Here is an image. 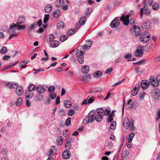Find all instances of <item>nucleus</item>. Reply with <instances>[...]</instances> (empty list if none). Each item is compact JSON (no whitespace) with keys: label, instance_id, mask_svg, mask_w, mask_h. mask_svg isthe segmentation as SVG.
<instances>
[{"label":"nucleus","instance_id":"f257e3e1","mask_svg":"<svg viewBox=\"0 0 160 160\" xmlns=\"http://www.w3.org/2000/svg\"><path fill=\"white\" fill-rule=\"evenodd\" d=\"M123 124L125 129L129 128L132 131L136 129V128L134 126V121L132 119L129 120L127 117L124 118L123 119Z\"/></svg>","mask_w":160,"mask_h":160},{"label":"nucleus","instance_id":"f03ea898","mask_svg":"<svg viewBox=\"0 0 160 160\" xmlns=\"http://www.w3.org/2000/svg\"><path fill=\"white\" fill-rule=\"evenodd\" d=\"M129 15H127L126 16L124 15H122L120 18L121 20L123 22V23L124 25H128L129 23L132 25L135 23V20L134 19L131 18L129 20Z\"/></svg>","mask_w":160,"mask_h":160},{"label":"nucleus","instance_id":"7ed1b4c3","mask_svg":"<svg viewBox=\"0 0 160 160\" xmlns=\"http://www.w3.org/2000/svg\"><path fill=\"white\" fill-rule=\"evenodd\" d=\"M151 10L149 9L148 7L145 5L142 8L140 9V18H142L143 16V13L147 16H149L151 14Z\"/></svg>","mask_w":160,"mask_h":160},{"label":"nucleus","instance_id":"20e7f679","mask_svg":"<svg viewBox=\"0 0 160 160\" xmlns=\"http://www.w3.org/2000/svg\"><path fill=\"white\" fill-rule=\"evenodd\" d=\"M150 39V34L148 32L142 33L140 35V39L143 43L147 42Z\"/></svg>","mask_w":160,"mask_h":160},{"label":"nucleus","instance_id":"39448f33","mask_svg":"<svg viewBox=\"0 0 160 160\" xmlns=\"http://www.w3.org/2000/svg\"><path fill=\"white\" fill-rule=\"evenodd\" d=\"M83 52L82 51L78 50L76 55L78 57V60L80 64L83 63L84 61V58L83 55Z\"/></svg>","mask_w":160,"mask_h":160},{"label":"nucleus","instance_id":"423d86ee","mask_svg":"<svg viewBox=\"0 0 160 160\" xmlns=\"http://www.w3.org/2000/svg\"><path fill=\"white\" fill-rule=\"evenodd\" d=\"M141 31L140 28L138 26H134L131 29V32L133 35L136 37L139 35Z\"/></svg>","mask_w":160,"mask_h":160},{"label":"nucleus","instance_id":"0eeeda50","mask_svg":"<svg viewBox=\"0 0 160 160\" xmlns=\"http://www.w3.org/2000/svg\"><path fill=\"white\" fill-rule=\"evenodd\" d=\"M120 21L117 18H114L110 24V26L111 28H115L118 27L120 23Z\"/></svg>","mask_w":160,"mask_h":160},{"label":"nucleus","instance_id":"6e6552de","mask_svg":"<svg viewBox=\"0 0 160 160\" xmlns=\"http://www.w3.org/2000/svg\"><path fill=\"white\" fill-rule=\"evenodd\" d=\"M140 85L143 90H145L149 87L150 83L148 80H144L141 81Z\"/></svg>","mask_w":160,"mask_h":160},{"label":"nucleus","instance_id":"1a4fd4ad","mask_svg":"<svg viewBox=\"0 0 160 160\" xmlns=\"http://www.w3.org/2000/svg\"><path fill=\"white\" fill-rule=\"evenodd\" d=\"M18 83H14V85L15 86L14 88L16 89V92L18 96H21L23 94V90L22 87H19L18 86Z\"/></svg>","mask_w":160,"mask_h":160},{"label":"nucleus","instance_id":"9d476101","mask_svg":"<svg viewBox=\"0 0 160 160\" xmlns=\"http://www.w3.org/2000/svg\"><path fill=\"white\" fill-rule=\"evenodd\" d=\"M143 48L142 47L139 46L138 48L135 52V54L136 56L140 57L142 56L143 54Z\"/></svg>","mask_w":160,"mask_h":160},{"label":"nucleus","instance_id":"9b49d317","mask_svg":"<svg viewBox=\"0 0 160 160\" xmlns=\"http://www.w3.org/2000/svg\"><path fill=\"white\" fill-rule=\"evenodd\" d=\"M150 82L152 85V86L154 87H158L159 85V82L156 80V77L152 78L151 77L150 79Z\"/></svg>","mask_w":160,"mask_h":160},{"label":"nucleus","instance_id":"f8f14e48","mask_svg":"<svg viewBox=\"0 0 160 160\" xmlns=\"http://www.w3.org/2000/svg\"><path fill=\"white\" fill-rule=\"evenodd\" d=\"M17 25L14 23H12L10 25L9 28L8 30V32L9 33H12L13 32H16V28H17Z\"/></svg>","mask_w":160,"mask_h":160},{"label":"nucleus","instance_id":"ddd939ff","mask_svg":"<svg viewBox=\"0 0 160 160\" xmlns=\"http://www.w3.org/2000/svg\"><path fill=\"white\" fill-rule=\"evenodd\" d=\"M140 88V85L139 84H136L135 85V87L132 90V95L133 96L137 95L138 94V92Z\"/></svg>","mask_w":160,"mask_h":160},{"label":"nucleus","instance_id":"4468645a","mask_svg":"<svg viewBox=\"0 0 160 160\" xmlns=\"http://www.w3.org/2000/svg\"><path fill=\"white\" fill-rule=\"evenodd\" d=\"M150 22L148 21H147L145 22H144L142 24L141 27L144 30L145 29L148 30L150 28Z\"/></svg>","mask_w":160,"mask_h":160},{"label":"nucleus","instance_id":"2eb2a0df","mask_svg":"<svg viewBox=\"0 0 160 160\" xmlns=\"http://www.w3.org/2000/svg\"><path fill=\"white\" fill-rule=\"evenodd\" d=\"M26 20L25 17L24 15L20 16L17 19V24H21L23 23Z\"/></svg>","mask_w":160,"mask_h":160},{"label":"nucleus","instance_id":"dca6fc26","mask_svg":"<svg viewBox=\"0 0 160 160\" xmlns=\"http://www.w3.org/2000/svg\"><path fill=\"white\" fill-rule=\"evenodd\" d=\"M62 157L64 159H68L70 158V152L69 150L67 149L64 151L62 153Z\"/></svg>","mask_w":160,"mask_h":160},{"label":"nucleus","instance_id":"f3484780","mask_svg":"<svg viewBox=\"0 0 160 160\" xmlns=\"http://www.w3.org/2000/svg\"><path fill=\"white\" fill-rule=\"evenodd\" d=\"M94 98L92 96L90 98L88 97L86 99H85L84 101L82 102V104H88L91 103L93 102L94 101Z\"/></svg>","mask_w":160,"mask_h":160},{"label":"nucleus","instance_id":"a211bd4d","mask_svg":"<svg viewBox=\"0 0 160 160\" xmlns=\"http://www.w3.org/2000/svg\"><path fill=\"white\" fill-rule=\"evenodd\" d=\"M94 121V118L88 117H86L83 119V122L84 124H87L88 123H91Z\"/></svg>","mask_w":160,"mask_h":160},{"label":"nucleus","instance_id":"6ab92c4d","mask_svg":"<svg viewBox=\"0 0 160 160\" xmlns=\"http://www.w3.org/2000/svg\"><path fill=\"white\" fill-rule=\"evenodd\" d=\"M52 8V5L50 4H48L44 7V10L46 12L48 13L51 11Z\"/></svg>","mask_w":160,"mask_h":160},{"label":"nucleus","instance_id":"aec40b11","mask_svg":"<svg viewBox=\"0 0 160 160\" xmlns=\"http://www.w3.org/2000/svg\"><path fill=\"white\" fill-rule=\"evenodd\" d=\"M89 70V68L87 65L83 66L81 69V71L83 73H88Z\"/></svg>","mask_w":160,"mask_h":160},{"label":"nucleus","instance_id":"412c9836","mask_svg":"<svg viewBox=\"0 0 160 160\" xmlns=\"http://www.w3.org/2000/svg\"><path fill=\"white\" fill-rule=\"evenodd\" d=\"M57 152V148L55 146H52L51 147L50 152L48 154V155H54Z\"/></svg>","mask_w":160,"mask_h":160},{"label":"nucleus","instance_id":"4be33fe9","mask_svg":"<svg viewBox=\"0 0 160 160\" xmlns=\"http://www.w3.org/2000/svg\"><path fill=\"white\" fill-rule=\"evenodd\" d=\"M64 0H59L57 1L55 3V5L56 7H59L64 4Z\"/></svg>","mask_w":160,"mask_h":160},{"label":"nucleus","instance_id":"5701e85b","mask_svg":"<svg viewBox=\"0 0 160 160\" xmlns=\"http://www.w3.org/2000/svg\"><path fill=\"white\" fill-rule=\"evenodd\" d=\"M36 89L38 92L39 93H43L45 91V88L41 85L38 86Z\"/></svg>","mask_w":160,"mask_h":160},{"label":"nucleus","instance_id":"b1692460","mask_svg":"<svg viewBox=\"0 0 160 160\" xmlns=\"http://www.w3.org/2000/svg\"><path fill=\"white\" fill-rule=\"evenodd\" d=\"M50 44L52 48H55L58 46L59 42L58 41L53 40L51 42Z\"/></svg>","mask_w":160,"mask_h":160},{"label":"nucleus","instance_id":"393cba45","mask_svg":"<svg viewBox=\"0 0 160 160\" xmlns=\"http://www.w3.org/2000/svg\"><path fill=\"white\" fill-rule=\"evenodd\" d=\"M102 75V72L100 71H96L94 74V77L96 78H100Z\"/></svg>","mask_w":160,"mask_h":160},{"label":"nucleus","instance_id":"a878e982","mask_svg":"<svg viewBox=\"0 0 160 160\" xmlns=\"http://www.w3.org/2000/svg\"><path fill=\"white\" fill-rule=\"evenodd\" d=\"M64 104L65 107L69 108L72 106V102L69 101H65L64 102Z\"/></svg>","mask_w":160,"mask_h":160},{"label":"nucleus","instance_id":"bb28decb","mask_svg":"<svg viewBox=\"0 0 160 160\" xmlns=\"http://www.w3.org/2000/svg\"><path fill=\"white\" fill-rule=\"evenodd\" d=\"M60 14V10L57 9L53 12V16L54 18H57Z\"/></svg>","mask_w":160,"mask_h":160},{"label":"nucleus","instance_id":"cd10ccee","mask_svg":"<svg viewBox=\"0 0 160 160\" xmlns=\"http://www.w3.org/2000/svg\"><path fill=\"white\" fill-rule=\"evenodd\" d=\"M55 38L54 36L52 34H49L47 37V40L48 42H51Z\"/></svg>","mask_w":160,"mask_h":160},{"label":"nucleus","instance_id":"c85d7f7f","mask_svg":"<svg viewBox=\"0 0 160 160\" xmlns=\"http://www.w3.org/2000/svg\"><path fill=\"white\" fill-rule=\"evenodd\" d=\"M57 142L59 145L62 144L63 142V137L62 136L58 137L57 140Z\"/></svg>","mask_w":160,"mask_h":160},{"label":"nucleus","instance_id":"c756f323","mask_svg":"<svg viewBox=\"0 0 160 160\" xmlns=\"http://www.w3.org/2000/svg\"><path fill=\"white\" fill-rule=\"evenodd\" d=\"M23 103V101L22 98H19L17 100L16 104L17 106H21Z\"/></svg>","mask_w":160,"mask_h":160},{"label":"nucleus","instance_id":"7c9ffc66","mask_svg":"<svg viewBox=\"0 0 160 160\" xmlns=\"http://www.w3.org/2000/svg\"><path fill=\"white\" fill-rule=\"evenodd\" d=\"M94 118L97 121L100 122L102 120V116L101 115L97 114L95 115Z\"/></svg>","mask_w":160,"mask_h":160},{"label":"nucleus","instance_id":"2f4dec72","mask_svg":"<svg viewBox=\"0 0 160 160\" xmlns=\"http://www.w3.org/2000/svg\"><path fill=\"white\" fill-rule=\"evenodd\" d=\"M7 52L8 50L5 46L2 47L0 51V53L2 54H5Z\"/></svg>","mask_w":160,"mask_h":160},{"label":"nucleus","instance_id":"473e14b6","mask_svg":"<svg viewBox=\"0 0 160 160\" xmlns=\"http://www.w3.org/2000/svg\"><path fill=\"white\" fill-rule=\"evenodd\" d=\"M31 91H27L25 93V96L26 98H32L33 94L31 92Z\"/></svg>","mask_w":160,"mask_h":160},{"label":"nucleus","instance_id":"72a5a7b5","mask_svg":"<svg viewBox=\"0 0 160 160\" xmlns=\"http://www.w3.org/2000/svg\"><path fill=\"white\" fill-rule=\"evenodd\" d=\"M86 20V17L85 16H83L81 18L79 22L81 24L83 25L85 24Z\"/></svg>","mask_w":160,"mask_h":160},{"label":"nucleus","instance_id":"f704fd0d","mask_svg":"<svg viewBox=\"0 0 160 160\" xmlns=\"http://www.w3.org/2000/svg\"><path fill=\"white\" fill-rule=\"evenodd\" d=\"M159 8V4L158 3H155L152 6V8L153 10H157Z\"/></svg>","mask_w":160,"mask_h":160},{"label":"nucleus","instance_id":"c9c22d12","mask_svg":"<svg viewBox=\"0 0 160 160\" xmlns=\"http://www.w3.org/2000/svg\"><path fill=\"white\" fill-rule=\"evenodd\" d=\"M57 27L58 28H61L64 27V24L63 22L62 21H59L57 23Z\"/></svg>","mask_w":160,"mask_h":160},{"label":"nucleus","instance_id":"e433bc0d","mask_svg":"<svg viewBox=\"0 0 160 160\" xmlns=\"http://www.w3.org/2000/svg\"><path fill=\"white\" fill-rule=\"evenodd\" d=\"M28 89L29 91H32L35 90L36 89V87L35 85L33 84H30L28 87Z\"/></svg>","mask_w":160,"mask_h":160},{"label":"nucleus","instance_id":"4c0bfd02","mask_svg":"<svg viewBox=\"0 0 160 160\" xmlns=\"http://www.w3.org/2000/svg\"><path fill=\"white\" fill-rule=\"evenodd\" d=\"M134 136V134L132 133L129 134L128 138V142H131Z\"/></svg>","mask_w":160,"mask_h":160},{"label":"nucleus","instance_id":"58836bf2","mask_svg":"<svg viewBox=\"0 0 160 160\" xmlns=\"http://www.w3.org/2000/svg\"><path fill=\"white\" fill-rule=\"evenodd\" d=\"M92 12V8H87L85 11V14L86 15H90Z\"/></svg>","mask_w":160,"mask_h":160},{"label":"nucleus","instance_id":"ea45409f","mask_svg":"<svg viewBox=\"0 0 160 160\" xmlns=\"http://www.w3.org/2000/svg\"><path fill=\"white\" fill-rule=\"evenodd\" d=\"M154 93L156 97H159L160 96V91L159 89H155L154 90Z\"/></svg>","mask_w":160,"mask_h":160},{"label":"nucleus","instance_id":"a19ab883","mask_svg":"<svg viewBox=\"0 0 160 160\" xmlns=\"http://www.w3.org/2000/svg\"><path fill=\"white\" fill-rule=\"evenodd\" d=\"M76 31L75 29H71L68 30L67 32V34L69 35H71L74 34Z\"/></svg>","mask_w":160,"mask_h":160},{"label":"nucleus","instance_id":"79ce46f5","mask_svg":"<svg viewBox=\"0 0 160 160\" xmlns=\"http://www.w3.org/2000/svg\"><path fill=\"white\" fill-rule=\"evenodd\" d=\"M55 90V88L53 86H51L48 88V91L50 93H54Z\"/></svg>","mask_w":160,"mask_h":160},{"label":"nucleus","instance_id":"37998d69","mask_svg":"<svg viewBox=\"0 0 160 160\" xmlns=\"http://www.w3.org/2000/svg\"><path fill=\"white\" fill-rule=\"evenodd\" d=\"M116 123L115 121L112 122L110 125L111 129L112 130H114L116 127Z\"/></svg>","mask_w":160,"mask_h":160},{"label":"nucleus","instance_id":"c03bdc74","mask_svg":"<svg viewBox=\"0 0 160 160\" xmlns=\"http://www.w3.org/2000/svg\"><path fill=\"white\" fill-rule=\"evenodd\" d=\"M71 143L70 142V141H67L65 145V147L66 149H69L71 148Z\"/></svg>","mask_w":160,"mask_h":160},{"label":"nucleus","instance_id":"a18cd8bd","mask_svg":"<svg viewBox=\"0 0 160 160\" xmlns=\"http://www.w3.org/2000/svg\"><path fill=\"white\" fill-rule=\"evenodd\" d=\"M75 113V111L73 109H69L68 112V114L69 116H72Z\"/></svg>","mask_w":160,"mask_h":160},{"label":"nucleus","instance_id":"49530a36","mask_svg":"<svg viewBox=\"0 0 160 160\" xmlns=\"http://www.w3.org/2000/svg\"><path fill=\"white\" fill-rule=\"evenodd\" d=\"M127 105L129 106L128 108L129 109H131L133 107V105L131 99H129L128 101Z\"/></svg>","mask_w":160,"mask_h":160},{"label":"nucleus","instance_id":"de8ad7c7","mask_svg":"<svg viewBox=\"0 0 160 160\" xmlns=\"http://www.w3.org/2000/svg\"><path fill=\"white\" fill-rule=\"evenodd\" d=\"M6 86L8 87V88L12 89L14 88V87L15 86L14 85V84H13V83L12 82H8L6 84Z\"/></svg>","mask_w":160,"mask_h":160},{"label":"nucleus","instance_id":"09e8293b","mask_svg":"<svg viewBox=\"0 0 160 160\" xmlns=\"http://www.w3.org/2000/svg\"><path fill=\"white\" fill-rule=\"evenodd\" d=\"M49 17V15L45 14L44 16V18L43 20V22L44 23H46L48 21Z\"/></svg>","mask_w":160,"mask_h":160},{"label":"nucleus","instance_id":"8fccbe9b","mask_svg":"<svg viewBox=\"0 0 160 160\" xmlns=\"http://www.w3.org/2000/svg\"><path fill=\"white\" fill-rule=\"evenodd\" d=\"M68 38V36L67 35H64L62 36L60 38V41L62 42L67 40Z\"/></svg>","mask_w":160,"mask_h":160},{"label":"nucleus","instance_id":"3c124183","mask_svg":"<svg viewBox=\"0 0 160 160\" xmlns=\"http://www.w3.org/2000/svg\"><path fill=\"white\" fill-rule=\"evenodd\" d=\"M17 26V29L20 30L21 29H24L26 28V26L25 25H21L20 24H18Z\"/></svg>","mask_w":160,"mask_h":160},{"label":"nucleus","instance_id":"603ef678","mask_svg":"<svg viewBox=\"0 0 160 160\" xmlns=\"http://www.w3.org/2000/svg\"><path fill=\"white\" fill-rule=\"evenodd\" d=\"M124 58L126 59H130L132 58V55L130 53H128V54H125L124 56Z\"/></svg>","mask_w":160,"mask_h":160},{"label":"nucleus","instance_id":"864d4df0","mask_svg":"<svg viewBox=\"0 0 160 160\" xmlns=\"http://www.w3.org/2000/svg\"><path fill=\"white\" fill-rule=\"evenodd\" d=\"M110 111L108 109H106L104 110L103 112V114L106 116H108L110 115Z\"/></svg>","mask_w":160,"mask_h":160},{"label":"nucleus","instance_id":"5fc2aeb1","mask_svg":"<svg viewBox=\"0 0 160 160\" xmlns=\"http://www.w3.org/2000/svg\"><path fill=\"white\" fill-rule=\"evenodd\" d=\"M70 122L71 118L70 117H68L66 120L65 125L67 126H68L70 124Z\"/></svg>","mask_w":160,"mask_h":160},{"label":"nucleus","instance_id":"6e6d98bb","mask_svg":"<svg viewBox=\"0 0 160 160\" xmlns=\"http://www.w3.org/2000/svg\"><path fill=\"white\" fill-rule=\"evenodd\" d=\"M95 112L93 111H91L88 114V117L90 118H94V115L95 114Z\"/></svg>","mask_w":160,"mask_h":160},{"label":"nucleus","instance_id":"4d7b16f0","mask_svg":"<svg viewBox=\"0 0 160 160\" xmlns=\"http://www.w3.org/2000/svg\"><path fill=\"white\" fill-rule=\"evenodd\" d=\"M104 109L102 108H98L97 110V112L99 114H101L103 112Z\"/></svg>","mask_w":160,"mask_h":160},{"label":"nucleus","instance_id":"13d9d810","mask_svg":"<svg viewBox=\"0 0 160 160\" xmlns=\"http://www.w3.org/2000/svg\"><path fill=\"white\" fill-rule=\"evenodd\" d=\"M33 70L34 71H36V72H34V73L35 74H37L40 71H44V69L43 68H40L38 69H33Z\"/></svg>","mask_w":160,"mask_h":160},{"label":"nucleus","instance_id":"bf43d9fd","mask_svg":"<svg viewBox=\"0 0 160 160\" xmlns=\"http://www.w3.org/2000/svg\"><path fill=\"white\" fill-rule=\"evenodd\" d=\"M86 41L87 43L85 44V45H88L89 47H91L92 43V41L90 40H88V41L87 40Z\"/></svg>","mask_w":160,"mask_h":160},{"label":"nucleus","instance_id":"052dcab7","mask_svg":"<svg viewBox=\"0 0 160 160\" xmlns=\"http://www.w3.org/2000/svg\"><path fill=\"white\" fill-rule=\"evenodd\" d=\"M11 34V35L9 36L8 38L9 39L12 38L13 37H17L18 36V34L16 32H13Z\"/></svg>","mask_w":160,"mask_h":160},{"label":"nucleus","instance_id":"680f3d73","mask_svg":"<svg viewBox=\"0 0 160 160\" xmlns=\"http://www.w3.org/2000/svg\"><path fill=\"white\" fill-rule=\"evenodd\" d=\"M49 96L51 99L53 100L55 99V98L56 97V95L55 93H51L50 94Z\"/></svg>","mask_w":160,"mask_h":160},{"label":"nucleus","instance_id":"e2e57ef3","mask_svg":"<svg viewBox=\"0 0 160 160\" xmlns=\"http://www.w3.org/2000/svg\"><path fill=\"white\" fill-rule=\"evenodd\" d=\"M109 116L107 121L108 122H110L113 120V117L110 115Z\"/></svg>","mask_w":160,"mask_h":160},{"label":"nucleus","instance_id":"0e129e2a","mask_svg":"<svg viewBox=\"0 0 160 160\" xmlns=\"http://www.w3.org/2000/svg\"><path fill=\"white\" fill-rule=\"evenodd\" d=\"M1 153L3 155H6L7 153V151L5 148H3L1 150Z\"/></svg>","mask_w":160,"mask_h":160},{"label":"nucleus","instance_id":"69168bd1","mask_svg":"<svg viewBox=\"0 0 160 160\" xmlns=\"http://www.w3.org/2000/svg\"><path fill=\"white\" fill-rule=\"evenodd\" d=\"M154 60L156 62H160V55L157 56L154 58Z\"/></svg>","mask_w":160,"mask_h":160},{"label":"nucleus","instance_id":"338daca9","mask_svg":"<svg viewBox=\"0 0 160 160\" xmlns=\"http://www.w3.org/2000/svg\"><path fill=\"white\" fill-rule=\"evenodd\" d=\"M153 3V0H148L147 4L148 6H151Z\"/></svg>","mask_w":160,"mask_h":160},{"label":"nucleus","instance_id":"774afa93","mask_svg":"<svg viewBox=\"0 0 160 160\" xmlns=\"http://www.w3.org/2000/svg\"><path fill=\"white\" fill-rule=\"evenodd\" d=\"M146 93L145 92H143L141 93L139 96L140 99L141 100L143 99Z\"/></svg>","mask_w":160,"mask_h":160}]
</instances>
